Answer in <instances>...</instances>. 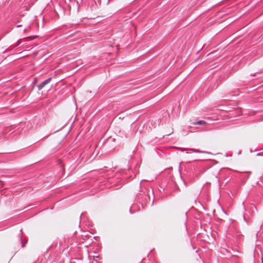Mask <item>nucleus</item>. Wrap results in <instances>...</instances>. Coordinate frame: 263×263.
Returning <instances> with one entry per match:
<instances>
[{"mask_svg":"<svg viewBox=\"0 0 263 263\" xmlns=\"http://www.w3.org/2000/svg\"><path fill=\"white\" fill-rule=\"evenodd\" d=\"M206 122L203 120H199L197 122H193L192 124L193 125H205L206 124Z\"/></svg>","mask_w":263,"mask_h":263,"instance_id":"20e7f679","label":"nucleus"},{"mask_svg":"<svg viewBox=\"0 0 263 263\" xmlns=\"http://www.w3.org/2000/svg\"><path fill=\"white\" fill-rule=\"evenodd\" d=\"M52 80L51 78H49L48 79H46V80L42 82L41 84L37 85V89L39 90H41L46 85L49 83Z\"/></svg>","mask_w":263,"mask_h":263,"instance_id":"f257e3e1","label":"nucleus"},{"mask_svg":"<svg viewBox=\"0 0 263 263\" xmlns=\"http://www.w3.org/2000/svg\"><path fill=\"white\" fill-rule=\"evenodd\" d=\"M183 151H191L192 152L196 153H208V152L203 151H200V150H199L198 149H196V148H184Z\"/></svg>","mask_w":263,"mask_h":263,"instance_id":"f03ea898","label":"nucleus"},{"mask_svg":"<svg viewBox=\"0 0 263 263\" xmlns=\"http://www.w3.org/2000/svg\"><path fill=\"white\" fill-rule=\"evenodd\" d=\"M261 263H263V257H261Z\"/></svg>","mask_w":263,"mask_h":263,"instance_id":"39448f33","label":"nucleus"},{"mask_svg":"<svg viewBox=\"0 0 263 263\" xmlns=\"http://www.w3.org/2000/svg\"><path fill=\"white\" fill-rule=\"evenodd\" d=\"M24 244L23 243H22V247H24Z\"/></svg>","mask_w":263,"mask_h":263,"instance_id":"0eeeda50","label":"nucleus"},{"mask_svg":"<svg viewBox=\"0 0 263 263\" xmlns=\"http://www.w3.org/2000/svg\"><path fill=\"white\" fill-rule=\"evenodd\" d=\"M173 133V131H172L171 133H170L169 134H167V135H170L171 134H172Z\"/></svg>","mask_w":263,"mask_h":263,"instance_id":"423d86ee","label":"nucleus"},{"mask_svg":"<svg viewBox=\"0 0 263 263\" xmlns=\"http://www.w3.org/2000/svg\"><path fill=\"white\" fill-rule=\"evenodd\" d=\"M146 190L147 196L148 197V199L149 202L151 201L150 193H151L152 195V202H153V201H154V198H153L154 194H153V190L152 189H146Z\"/></svg>","mask_w":263,"mask_h":263,"instance_id":"7ed1b4c3","label":"nucleus"}]
</instances>
